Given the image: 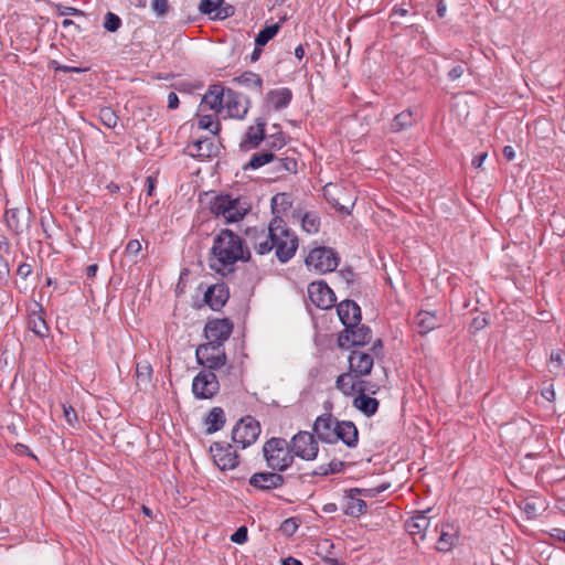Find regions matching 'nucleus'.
Segmentation results:
<instances>
[{
    "instance_id": "f257e3e1",
    "label": "nucleus",
    "mask_w": 565,
    "mask_h": 565,
    "mask_svg": "<svg viewBox=\"0 0 565 565\" xmlns=\"http://www.w3.org/2000/svg\"><path fill=\"white\" fill-rule=\"evenodd\" d=\"M213 260L210 266L217 273L233 271V265L238 260H248L250 253L244 249L243 239L233 231L224 228L214 238L211 249Z\"/></svg>"
},
{
    "instance_id": "f03ea898",
    "label": "nucleus",
    "mask_w": 565,
    "mask_h": 565,
    "mask_svg": "<svg viewBox=\"0 0 565 565\" xmlns=\"http://www.w3.org/2000/svg\"><path fill=\"white\" fill-rule=\"evenodd\" d=\"M268 231L275 245L276 257L280 263H287L294 257L298 248V237L286 227L284 220L280 217H274L270 221Z\"/></svg>"
},
{
    "instance_id": "7ed1b4c3",
    "label": "nucleus",
    "mask_w": 565,
    "mask_h": 565,
    "mask_svg": "<svg viewBox=\"0 0 565 565\" xmlns=\"http://www.w3.org/2000/svg\"><path fill=\"white\" fill-rule=\"evenodd\" d=\"M264 456L269 468L285 471L294 462L291 445L284 438H270L263 447Z\"/></svg>"
},
{
    "instance_id": "20e7f679",
    "label": "nucleus",
    "mask_w": 565,
    "mask_h": 565,
    "mask_svg": "<svg viewBox=\"0 0 565 565\" xmlns=\"http://www.w3.org/2000/svg\"><path fill=\"white\" fill-rule=\"evenodd\" d=\"M249 211V205L239 198L231 195H218L211 203V212L223 217L225 223H234L241 221Z\"/></svg>"
},
{
    "instance_id": "39448f33",
    "label": "nucleus",
    "mask_w": 565,
    "mask_h": 565,
    "mask_svg": "<svg viewBox=\"0 0 565 565\" xmlns=\"http://www.w3.org/2000/svg\"><path fill=\"white\" fill-rule=\"evenodd\" d=\"M306 265L318 274H327L337 269L339 265L338 253L331 247H316L306 257Z\"/></svg>"
},
{
    "instance_id": "423d86ee",
    "label": "nucleus",
    "mask_w": 565,
    "mask_h": 565,
    "mask_svg": "<svg viewBox=\"0 0 565 565\" xmlns=\"http://www.w3.org/2000/svg\"><path fill=\"white\" fill-rule=\"evenodd\" d=\"M196 361L209 371L218 370L226 363V354L223 344L206 342L195 350Z\"/></svg>"
},
{
    "instance_id": "0eeeda50",
    "label": "nucleus",
    "mask_w": 565,
    "mask_h": 565,
    "mask_svg": "<svg viewBox=\"0 0 565 565\" xmlns=\"http://www.w3.org/2000/svg\"><path fill=\"white\" fill-rule=\"evenodd\" d=\"M260 434L259 423L252 416L242 418L232 430V440L242 449L254 444Z\"/></svg>"
},
{
    "instance_id": "6e6552de",
    "label": "nucleus",
    "mask_w": 565,
    "mask_h": 565,
    "mask_svg": "<svg viewBox=\"0 0 565 565\" xmlns=\"http://www.w3.org/2000/svg\"><path fill=\"white\" fill-rule=\"evenodd\" d=\"M220 383L213 371H201L193 379L192 392L196 398L209 399L217 394Z\"/></svg>"
},
{
    "instance_id": "1a4fd4ad",
    "label": "nucleus",
    "mask_w": 565,
    "mask_h": 565,
    "mask_svg": "<svg viewBox=\"0 0 565 565\" xmlns=\"http://www.w3.org/2000/svg\"><path fill=\"white\" fill-rule=\"evenodd\" d=\"M210 452L214 463L222 470H232L238 466V456L231 444L224 441L213 443Z\"/></svg>"
},
{
    "instance_id": "9d476101",
    "label": "nucleus",
    "mask_w": 565,
    "mask_h": 565,
    "mask_svg": "<svg viewBox=\"0 0 565 565\" xmlns=\"http://www.w3.org/2000/svg\"><path fill=\"white\" fill-rule=\"evenodd\" d=\"M291 450L295 456L305 460H313L318 455V443L315 436L308 431H299L291 440Z\"/></svg>"
},
{
    "instance_id": "9b49d317",
    "label": "nucleus",
    "mask_w": 565,
    "mask_h": 565,
    "mask_svg": "<svg viewBox=\"0 0 565 565\" xmlns=\"http://www.w3.org/2000/svg\"><path fill=\"white\" fill-rule=\"evenodd\" d=\"M372 339L371 329L365 326L356 324V327L344 328L338 337V345L340 348L362 347L367 344Z\"/></svg>"
},
{
    "instance_id": "f8f14e48",
    "label": "nucleus",
    "mask_w": 565,
    "mask_h": 565,
    "mask_svg": "<svg viewBox=\"0 0 565 565\" xmlns=\"http://www.w3.org/2000/svg\"><path fill=\"white\" fill-rule=\"evenodd\" d=\"M310 301L319 309H330L335 302L333 290L323 281H312L308 286Z\"/></svg>"
},
{
    "instance_id": "ddd939ff",
    "label": "nucleus",
    "mask_w": 565,
    "mask_h": 565,
    "mask_svg": "<svg viewBox=\"0 0 565 565\" xmlns=\"http://www.w3.org/2000/svg\"><path fill=\"white\" fill-rule=\"evenodd\" d=\"M233 332V323L228 319L210 320L204 328V335L207 342L223 344Z\"/></svg>"
},
{
    "instance_id": "4468645a",
    "label": "nucleus",
    "mask_w": 565,
    "mask_h": 565,
    "mask_svg": "<svg viewBox=\"0 0 565 565\" xmlns=\"http://www.w3.org/2000/svg\"><path fill=\"white\" fill-rule=\"evenodd\" d=\"M339 423L332 414H322L315 420L313 431L322 443L334 444L337 443L335 431Z\"/></svg>"
},
{
    "instance_id": "2eb2a0df",
    "label": "nucleus",
    "mask_w": 565,
    "mask_h": 565,
    "mask_svg": "<svg viewBox=\"0 0 565 565\" xmlns=\"http://www.w3.org/2000/svg\"><path fill=\"white\" fill-rule=\"evenodd\" d=\"M247 104L248 100L243 95L234 92L231 88L226 89L223 109H226L228 117L237 119L244 118L248 110Z\"/></svg>"
},
{
    "instance_id": "dca6fc26",
    "label": "nucleus",
    "mask_w": 565,
    "mask_h": 565,
    "mask_svg": "<svg viewBox=\"0 0 565 565\" xmlns=\"http://www.w3.org/2000/svg\"><path fill=\"white\" fill-rule=\"evenodd\" d=\"M428 511L418 512L406 521L405 529L414 537L416 543L425 541L430 525V519L426 515Z\"/></svg>"
},
{
    "instance_id": "f3484780",
    "label": "nucleus",
    "mask_w": 565,
    "mask_h": 565,
    "mask_svg": "<svg viewBox=\"0 0 565 565\" xmlns=\"http://www.w3.org/2000/svg\"><path fill=\"white\" fill-rule=\"evenodd\" d=\"M337 312L344 328L356 327L361 322V309L353 300L341 301Z\"/></svg>"
},
{
    "instance_id": "a211bd4d",
    "label": "nucleus",
    "mask_w": 565,
    "mask_h": 565,
    "mask_svg": "<svg viewBox=\"0 0 565 565\" xmlns=\"http://www.w3.org/2000/svg\"><path fill=\"white\" fill-rule=\"evenodd\" d=\"M285 478L276 472H256L249 478V484L258 490L268 491L281 487Z\"/></svg>"
},
{
    "instance_id": "6ab92c4d",
    "label": "nucleus",
    "mask_w": 565,
    "mask_h": 565,
    "mask_svg": "<svg viewBox=\"0 0 565 565\" xmlns=\"http://www.w3.org/2000/svg\"><path fill=\"white\" fill-rule=\"evenodd\" d=\"M348 360L350 370L360 376L369 375L374 364L372 355L359 350L352 351Z\"/></svg>"
},
{
    "instance_id": "aec40b11",
    "label": "nucleus",
    "mask_w": 565,
    "mask_h": 565,
    "mask_svg": "<svg viewBox=\"0 0 565 565\" xmlns=\"http://www.w3.org/2000/svg\"><path fill=\"white\" fill-rule=\"evenodd\" d=\"M225 94L226 89L221 84L211 85L202 98L201 106L218 114L223 109Z\"/></svg>"
},
{
    "instance_id": "412c9836",
    "label": "nucleus",
    "mask_w": 565,
    "mask_h": 565,
    "mask_svg": "<svg viewBox=\"0 0 565 565\" xmlns=\"http://www.w3.org/2000/svg\"><path fill=\"white\" fill-rule=\"evenodd\" d=\"M8 227L17 235L22 234L29 226L30 215L28 211L8 209L4 214Z\"/></svg>"
},
{
    "instance_id": "4be33fe9",
    "label": "nucleus",
    "mask_w": 565,
    "mask_h": 565,
    "mask_svg": "<svg viewBox=\"0 0 565 565\" xmlns=\"http://www.w3.org/2000/svg\"><path fill=\"white\" fill-rule=\"evenodd\" d=\"M228 289L224 284H215L207 288L204 301L212 310H220L228 300Z\"/></svg>"
},
{
    "instance_id": "5701e85b",
    "label": "nucleus",
    "mask_w": 565,
    "mask_h": 565,
    "mask_svg": "<svg viewBox=\"0 0 565 565\" xmlns=\"http://www.w3.org/2000/svg\"><path fill=\"white\" fill-rule=\"evenodd\" d=\"M265 126L266 122L263 119H257L256 125L250 126L246 131L241 148L246 151L257 148L265 140Z\"/></svg>"
},
{
    "instance_id": "b1692460",
    "label": "nucleus",
    "mask_w": 565,
    "mask_h": 565,
    "mask_svg": "<svg viewBox=\"0 0 565 565\" xmlns=\"http://www.w3.org/2000/svg\"><path fill=\"white\" fill-rule=\"evenodd\" d=\"M361 376L354 374L351 370L340 374L335 380V387L345 396H352L359 393V387L362 385Z\"/></svg>"
},
{
    "instance_id": "393cba45",
    "label": "nucleus",
    "mask_w": 565,
    "mask_h": 565,
    "mask_svg": "<svg viewBox=\"0 0 565 565\" xmlns=\"http://www.w3.org/2000/svg\"><path fill=\"white\" fill-rule=\"evenodd\" d=\"M337 441L341 440L350 448H354L359 441V431L356 426L349 420L340 422L337 426Z\"/></svg>"
},
{
    "instance_id": "a878e982",
    "label": "nucleus",
    "mask_w": 565,
    "mask_h": 565,
    "mask_svg": "<svg viewBox=\"0 0 565 565\" xmlns=\"http://www.w3.org/2000/svg\"><path fill=\"white\" fill-rule=\"evenodd\" d=\"M360 489H350L345 497L344 514L349 516L359 518L366 512V503L364 500L356 498L355 495L361 493Z\"/></svg>"
},
{
    "instance_id": "bb28decb",
    "label": "nucleus",
    "mask_w": 565,
    "mask_h": 565,
    "mask_svg": "<svg viewBox=\"0 0 565 565\" xmlns=\"http://www.w3.org/2000/svg\"><path fill=\"white\" fill-rule=\"evenodd\" d=\"M271 171L277 174V178L297 172L298 164L295 157L279 158L275 154V160L271 161Z\"/></svg>"
},
{
    "instance_id": "cd10ccee",
    "label": "nucleus",
    "mask_w": 565,
    "mask_h": 565,
    "mask_svg": "<svg viewBox=\"0 0 565 565\" xmlns=\"http://www.w3.org/2000/svg\"><path fill=\"white\" fill-rule=\"evenodd\" d=\"M292 98V93L289 88H278L268 92L267 100L275 110L286 108Z\"/></svg>"
},
{
    "instance_id": "c85d7f7f",
    "label": "nucleus",
    "mask_w": 565,
    "mask_h": 565,
    "mask_svg": "<svg viewBox=\"0 0 565 565\" xmlns=\"http://www.w3.org/2000/svg\"><path fill=\"white\" fill-rule=\"evenodd\" d=\"M379 401L367 394H358L353 399V406L367 417L374 415L379 408Z\"/></svg>"
},
{
    "instance_id": "c756f323",
    "label": "nucleus",
    "mask_w": 565,
    "mask_h": 565,
    "mask_svg": "<svg viewBox=\"0 0 565 565\" xmlns=\"http://www.w3.org/2000/svg\"><path fill=\"white\" fill-rule=\"evenodd\" d=\"M415 323L417 324L418 333L420 334H426L438 327L436 315L430 311H419L415 317Z\"/></svg>"
},
{
    "instance_id": "7c9ffc66",
    "label": "nucleus",
    "mask_w": 565,
    "mask_h": 565,
    "mask_svg": "<svg viewBox=\"0 0 565 565\" xmlns=\"http://www.w3.org/2000/svg\"><path fill=\"white\" fill-rule=\"evenodd\" d=\"M225 424V413L221 407H213L205 418L206 433L213 434L223 428Z\"/></svg>"
},
{
    "instance_id": "2f4dec72",
    "label": "nucleus",
    "mask_w": 565,
    "mask_h": 565,
    "mask_svg": "<svg viewBox=\"0 0 565 565\" xmlns=\"http://www.w3.org/2000/svg\"><path fill=\"white\" fill-rule=\"evenodd\" d=\"M456 540L457 537L456 534L452 532V527L448 524L441 525L437 542V550L440 552L450 551Z\"/></svg>"
},
{
    "instance_id": "473e14b6",
    "label": "nucleus",
    "mask_w": 565,
    "mask_h": 565,
    "mask_svg": "<svg viewBox=\"0 0 565 565\" xmlns=\"http://www.w3.org/2000/svg\"><path fill=\"white\" fill-rule=\"evenodd\" d=\"M415 121L416 118L414 117L413 111L407 109L395 116L392 121L391 129L395 132H398L411 127Z\"/></svg>"
},
{
    "instance_id": "72a5a7b5",
    "label": "nucleus",
    "mask_w": 565,
    "mask_h": 565,
    "mask_svg": "<svg viewBox=\"0 0 565 565\" xmlns=\"http://www.w3.org/2000/svg\"><path fill=\"white\" fill-rule=\"evenodd\" d=\"M28 326H29V329L32 332H34L36 335H39L40 338L46 337V334L49 332L47 324H46L43 316L39 312H32L29 316Z\"/></svg>"
},
{
    "instance_id": "f704fd0d",
    "label": "nucleus",
    "mask_w": 565,
    "mask_h": 565,
    "mask_svg": "<svg viewBox=\"0 0 565 565\" xmlns=\"http://www.w3.org/2000/svg\"><path fill=\"white\" fill-rule=\"evenodd\" d=\"M273 160H275V153L273 151L263 150L260 152L254 153L244 169L256 170L265 164H271Z\"/></svg>"
},
{
    "instance_id": "c9c22d12",
    "label": "nucleus",
    "mask_w": 565,
    "mask_h": 565,
    "mask_svg": "<svg viewBox=\"0 0 565 565\" xmlns=\"http://www.w3.org/2000/svg\"><path fill=\"white\" fill-rule=\"evenodd\" d=\"M152 376V366L148 361H141L136 364V379L139 387H147Z\"/></svg>"
},
{
    "instance_id": "e433bc0d",
    "label": "nucleus",
    "mask_w": 565,
    "mask_h": 565,
    "mask_svg": "<svg viewBox=\"0 0 565 565\" xmlns=\"http://www.w3.org/2000/svg\"><path fill=\"white\" fill-rule=\"evenodd\" d=\"M281 28V23L277 22L271 25H267L262 29L255 38L256 46L266 45L271 39H274Z\"/></svg>"
},
{
    "instance_id": "4c0bfd02",
    "label": "nucleus",
    "mask_w": 565,
    "mask_h": 565,
    "mask_svg": "<svg viewBox=\"0 0 565 565\" xmlns=\"http://www.w3.org/2000/svg\"><path fill=\"white\" fill-rule=\"evenodd\" d=\"M198 126L201 129L210 130L213 135H217L221 130V125L217 120V114L213 115H198Z\"/></svg>"
},
{
    "instance_id": "58836bf2",
    "label": "nucleus",
    "mask_w": 565,
    "mask_h": 565,
    "mask_svg": "<svg viewBox=\"0 0 565 565\" xmlns=\"http://www.w3.org/2000/svg\"><path fill=\"white\" fill-rule=\"evenodd\" d=\"M301 226L307 233L315 234L319 231L320 218L316 213L307 212L301 218Z\"/></svg>"
},
{
    "instance_id": "ea45409f",
    "label": "nucleus",
    "mask_w": 565,
    "mask_h": 565,
    "mask_svg": "<svg viewBox=\"0 0 565 565\" xmlns=\"http://www.w3.org/2000/svg\"><path fill=\"white\" fill-rule=\"evenodd\" d=\"M262 241L257 242L254 246L255 250L259 255L268 254L270 250L275 249L274 242L271 241V234L268 231V234L262 233Z\"/></svg>"
},
{
    "instance_id": "a19ab883",
    "label": "nucleus",
    "mask_w": 565,
    "mask_h": 565,
    "mask_svg": "<svg viewBox=\"0 0 565 565\" xmlns=\"http://www.w3.org/2000/svg\"><path fill=\"white\" fill-rule=\"evenodd\" d=\"M99 119L107 128H115L118 122L117 115L109 107H104L99 110Z\"/></svg>"
},
{
    "instance_id": "79ce46f5",
    "label": "nucleus",
    "mask_w": 565,
    "mask_h": 565,
    "mask_svg": "<svg viewBox=\"0 0 565 565\" xmlns=\"http://www.w3.org/2000/svg\"><path fill=\"white\" fill-rule=\"evenodd\" d=\"M239 83L260 89L263 86V79L259 75L252 73V72H245L239 77L236 78Z\"/></svg>"
},
{
    "instance_id": "37998d69",
    "label": "nucleus",
    "mask_w": 565,
    "mask_h": 565,
    "mask_svg": "<svg viewBox=\"0 0 565 565\" xmlns=\"http://www.w3.org/2000/svg\"><path fill=\"white\" fill-rule=\"evenodd\" d=\"M222 3L223 0H201L199 10L213 19L214 13L218 11Z\"/></svg>"
},
{
    "instance_id": "c03bdc74",
    "label": "nucleus",
    "mask_w": 565,
    "mask_h": 565,
    "mask_svg": "<svg viewBox=\"0 0 565 565\" xmlns=\"http://www.w3.org/2000/svg\"><path fill=\"white\" fill-rule=\"evenodd\" d=\"M299 525H300V520L298 518H289V519H286L281 523L279 530L284 535L291 536L296 533Z\"/></svg>"
},
{
    "instance_id": "a18cd8bd",
    "label": "nucleus",
    "mask_w": 565,
    "mask_h": 565,
    "mask_svg": "<svg viewBox=\"0 0 565 565\" xmlns=\"http://www.w3.org/2000/svg\"><path fill=\"white\" fill-rule=\"evenodd\" d=\"M121 25V19L113 13L107 12L105 15L104 28L109 32H116Z\"/></svg>"
},
{
    "instance_id": "49530a36",
    "label": "nucleus",
    "mask_w": 565,
    "mask_h": 565,
    "mask_svg": "<svg viewBox=\"0 0 565 565\" xmlns=\"http://www.w3.org/2000/svg\"><path fill=\"white\" fill-rule=\"evenodd\" d=\"M285 137L282 134H277L274 136H270L268 139H266V146L268 149L266 151H273L275 153L276 150H280L285 146Z\"/></svg>"
},
{
    "instance_id": "de8ad7c7",
    "label": "nucleus",
    "mask_w": 565,
    "mask_h": 565,
    "mask_svg": "<svg viewBox=\"0 0 565 565\" xmlns=\"http://www.w3.org/2000/svg\"><path fill=\"white\" fill-rule=\"evenodd\" d=\"M235 14L234 6L226 3L223 0V3L220 6L218 11L214 13L213 20H225Z\"/></svg>"
},
{
    "instance_id": "09e8293b",
    "label": "nucleus",
    "mask_w": 565,
    "mask_h": 565,
    "mask_svg": "<svg viewBox=\"0 0 565 565\" xmlns=\"http://www.w3.org/2000/svg\"><path fill=\"white\" fill-rule=\"evenodd\" d=\"M248 540V531L245 525L239 526L232 535L231 541L236 544H244Z\"/></svg>"
},
{
    "instance_id": "8fccbe9b",
    "label": "nucleus",
    "mask_w": 565,
    "mask_h": 565,
    "mask_svg": "<svg viewBox=\"0 0 565 565\" xmlns=\"http://www.w3.org/2000/svg\"><path fill=\"white\" fill-rule=\"evenodd\" d=\"M51 67L55 71V72H64V73H68V72H73V73H83L86 71V68H83V67H76V66H68V65H63V64H60L58 62L56 61H51L50 63Z\"/></svg>"
},
{
    "instance_id": "3c124183",
    "label": "nucleus",
    "mask_w": 565,
    "mask_h": 565,
    "mask_svg": "<svg viewBox=\"0 0 565 565\" xmlns=\"http://www.w3.org/2000/svg\"><path fill=\"white\" fill-rule=\"evenodd\" d=\"M210 146H212V142L209 139H199L193 142V148L199 156H210Z\"/></svg>"
},
{
    "instance_id": "603ef678",
    "label": "nucleus",
    "mask_w": 565,
    "mask_h": 565,
    "mask_svg": "<svg viewBox=\"0 0 565 565\" xmlns=\"http://www.w3.org/2000/svg\"><path fill=\"white\" fill-rule=\"evenodd\" d=\"M151 7L159 17H163L169 10L168 0H153Z\"/></svg>"
},
{
    "instance_id": "864d4df0",
    "label": "nucleus",
    "mask_w": 565,
    "mask_h": 565,
    "mask_svg": "<svg viewBox=\"0 0 565 565\" xmlns=\"http://www.w3.org/2000/svg\"><path fill=\"white\" fill-rule=\"evenodd\" d=\"M271 203L273 205H284V210H287L291 206V201L287 193H277L276 195L273 196Z\"/></svg>"
},
{
    "instance_id": "5fc2aeb1",
    "label": "nucleus",
    "mask_w": 565,
    "mask_h": 565,
    "mask_svg": "<svg viewBox=\"0 0 565 565\" xmlns=\"http://www.w3.org/2000/svg\"><path fill=\"white\" fill-rule=\"evenodd\" d=\"M140 252H141V243L138 239H131L126 245L125 253L128 256L137 257Z\"/></svg>"
},
{
    "instance_id": "6e6d98bb",
    "label": "nucleus",
    "mask_w": 565,
    "mask_h": 565,
    "mask_svg": "<svg viewBox=\"0 0 565 565\" xmlns=\"http://www.w3.org/2000/svg\"><path fill=\"white\" fill-rule=\"evenodd\" d=\"M63 413H64V417H65L66 422L71 426H74L77 423V420H78L77 414L71 405H68V406L63 405Z\"/></svg>"
},
{
    "instance_id": "4d7b16f0",
    "label": "nucleus",
    "mask_w": 565,
    "mask_h": 565,
    "mask_svg": "<svg viewBox=\"0 0 565 565\" xmlns=\"http://www.w3.org/2000/svg\"><path fill=\"white\" fill-rule=\"evenodd\" d=\"M465 72H466V65L465 64H458V65L454 66L448 72V78L450 81H457V79H459L463 75Z\"/></svg>"
},
{
    "instance_id": "13d9d810",
    "label": "nucleus",
    "mask_w": 565,
    "mask_h": 565,
    "mask_svg": "<svg viewBox=\"0 0 565 565\" xmlns=\"http://www.w3.org/2000/svg\"><path fill=\"white\" fill-rule=\"evenodd\" d=\"M360 383H362V385H360L358 394H366V393L376 394V392L380 388L379 385L371 384L370 382L364 381V380H361Z\"/></svg>"
},
{
    "instance_id": "bf43d9fd",
    "label": "nucleus",
    "mask_w": 565,
    "mask_h": 565,
    "mask_svg": "<svg viewBox=\"0 0 565 565\" xmlns=\"http://www.w3.org/2000/svg\"><path fill=\"white\" fill-rule=\"evenodd\" d=\"M487 324H488V320L483 315H479V316L475 317L471 322V327L475 330L483 329Z\"/></svg>"
},
{
    "instance_id": "052dcab7",
    "label": "nucleus",
    "mask_w": 565,
    "mask_h": 565,
    "mask_svg": "<svg viewBox=\"0 0 565 565\" xmlns=\"http://www.w3.org/2000/svg\"><path fill=\"white\" fill-rule=\"evenodd\" d=\"M343 466L344 463L342 461L332 460L331 462L328 463V471H330V473L340 472Z\"/></svg>"
},
{
    "instance_id": "680f3d73",
    "label": "nucleus",
    "mask_w": 565,
    "mask_h": 565,
    "mask_svg": "<svg viewBox=\"0 0 565 565\" xmlns=\"http://www.w3.org/2000/svg\"><path fill=\"white\" fill-rule=\"evenodd\" d=\"M179 106V97L174 92H170L168 95V107L170 109H175Z\"/></svg>"
},
{
    "instance_id": "e2e57ef3",
    "label": "nucleus",
    "mask_w": 565,
    "mask_h": 565,
    "mask_svg": "<svg viewBox=\"0 0 565 565\" xmlns=\"http://www.w3.org/2000/svg\"><path fill=\"white\" fill-rule=\"evenodd\" d=\"M61 15H84V12L73 7H65L61 12Z\"/></svg>"
},
{
    "instance_id": "0e129e2a",
    "label": "nucleus",
    "mask_w": 565,
    "mask_h": 565,
    "mask_svg": "<svg viewBox=\"0 0 565 565\" xmlns=\"http://www.w3.org/2000/svg\"><path fill=\"white\" fill-rule=\"evenodd\" d=\"M503 157L507 159V161H512L515 158V150L512 146H505L502 150Z\"/></svg>"
},
{
    "instance_id": "69168bd1",
    "label": "nucleus",
    "mask_w": 565,
    "mask_h": 565,
    "mask_svg": "<svg viewBox=\"0 0 565 565\" xmlns=\"http://www.w3.org/2000/svg\"><path fill=\"white\" fill-rule=\"evenodd\" d=\"M9 275V267L6 262L0 259V281L6 280Z\"/></svg>"
},
{
    "instance_id": "338daca9",
    "label": "nucleus",
    "mask_w": 565,
    "mask_h": 565,
    "mask_svg": "<svg viewBox=\"0 0 565 565\" xmlns=\"http://www.w3.org/2000/svg\"><path fill=\"white\" fill-rule=\"evenodd\" d=\"M488 157V153L487 152H482L480 153L479 156H477L473 160H472V164L475 168L479 169L481 168L483 161L487 159Z\"/></svg>"
},
{
    "instance_id": "774afa93",
    "label": "nucleus",
    "mask_w": 565,
    "mask_h": 565,
    "mask_svg": "<svg viewBox=\"0 0 565 565\" xmlns=\"http://www.w3.org/2000/svg\"><path fill=\"white\" fill-rule=\"evenodd\" d=\"M551 361H552L553 363H555V364H556V367H557V369H561V367H562V364H563V360H562V354H561V352H554V351H553V352L551 353Z\"/></svg>"
}]
</instances>
